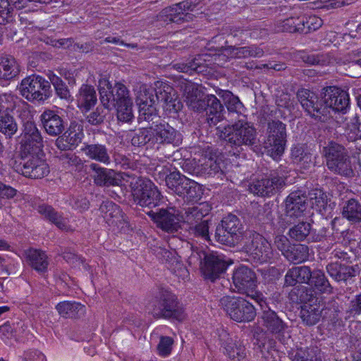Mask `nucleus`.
<instances>
[{
	"label": "nucleus",
	"mask_w": 361,
	"mask_h": 361,
	"mask_svg": "<svg viewBox=\"0 0 361 361\" xmlns=\"http://www.w3.org/2000/svg\"><path fill=\"white\" fill-rule=\"evenodd\" d=\"M219 306L228 317L236 322H250L256 317L254 305L243 297L224 295L219 299Z\"/></svg>",
	"instance_id": "obj_2"
},
{
	"label": "nucleus",
	"mask_w": 361,
	"mask_h": 361,
	"mask_svg": "<svg viewBox=\"0 0 361 361\" xmlns=\"http://www.w3.org/2000/svg\"><path fill=\"white\" fill-rule=\"evenodd\" d=\"M309 255V247L305 245L298 244L291 245L284 257L293 264H299L306 261Z\"/></svg>",
	"instance_id": "obj_40"
},
{
	"label": "nucleus",
	"mask_w": 361,
	"mask_h": 361,
	"mask_svg": "<svg viewBox=\"0 0 361 361\" xmlns=\"http://www.w3.org/2000/svg\"><path fill=\"white\" fill-rule=\"evenodd\" d=\"M229 58H247L249 57V53L247 47H238L235 46H230L224 47L221 50V54L214 56V61L215 63L219 65L221 57Z\"/></svg>",
	"instance_id": "obj_44"
},
{
	"label": "nucleus",
	"mask_w": 361,
	"mask_h": 361,
	"mask_svg": "<svg viewBox=\"0 0 361 361\" xmlns=\"http://www.w3.org/2000/svg\"><path fill=\"white\" fill-rule=\"evenodd\" d=\"M215 238L219 243L229 246L234 245L240 240L239 238L233 235L232 232L226 231V228L220 224L216 228Z\"/></svg>",
	"instance_id": "obj_54"
},
{
	"label": "nucleus",
	"mask_w": 361,
	"mask_h": 361,
	"mask_svg": "<svg viewBox=\"0 0 361 361\" xmlns=\"http://www.w3.org/2000/svg\"><path fill=\"white\" fill-rule=\"evenodd\" d=\"M152 314L157 318H173L178 321H182L185 317L184 310L178 303L176 296L167 290L161 291Z\"/></svg>",
	"instance_id": "obj_10"
},
{
	"label": "nucleus",
	"mask_w": 361,
	"mask_h": 361,
	"mask_svg": "<svg viewBox=\"0 0 361 361\" xmlns=\"http://www.w3.org/2000/svg\"><path fill=\"white\" fill-rule=\"evenodd\" d=\"M323 310V305L306 303L301 307L300 316L303 324L313 326L319 322Z\"/></svg>",
	"instance_id": "obj_28"
},
{
	"label": "nucleus",
	"mask_w": 361,
	"mask_h": 361,
	"mask_svg": "<svg viewBox=\"0 0 361 361\" xmlns=\"http://www.w3.org/2000/svg\"><path fill=\"white\" fill-rule=\"evenodd\" d=\"M217 130L220 137L238 153L243 151L245 147H251L256 143L257 130L246 119H240L222 129L218 127Z\"/></svg>",
	"instance_id": "obj_1"
},
{
	"label": "nucleus",
	"mask_w": 361,
	"mask_h": 361,
	"mask_svg": "<svg viewBox=\"0 0 361 361\" xmlns=\"http://www.w3.org/2000/svg\"><path fill=\"white\" fill-rule=\"evenodd\" d=\"M326 271L334 280L341 281L354 276L355 270L352 267L335 262L326 266Z\"/></svg>",
	"instance_id": "obj_37"
},
{
	"label": "nucleus",
	"mask_w": 361,
	"mask_h": 361,
	"mask_svg": "<svg viewBox=\"0 0 361 361\" xmlns=\"http://www.w3.org/2000/svg\"><path fill=\"white\" fill-rule=\"evenodd\" d=\"M84 154L90 159L105 165L111 162L110 155L107 147L102 144H87L82 149Z\"/></svg>",
	"instance_id": "obj_29"
},
{
	"label": "nucleus",
	"mask_w": 361,
	"mask_h": 361,
	"mask_svg": "<svg viewBox=\"0 0 361 361\" xmlns=\"http://www.w3.org/2000/svg\"><path fill=\"white\" fill-rule=\"evenodd\" d=\"M244 249L261 263L269 261L274 255L270 243L263 235L253 231L247 233Z\"/></svg>",
	"instance_id": "obj_12"
},
{
	"label": "nucleus",
	"mask_w": 361,
	"mask_h": 361,
	"mask_svg": "<svg viewBox=\"0 0 361 361\" xmlns=\"http://www.w3.org/2000/svg\"><path fill=\"white\" fill-rule=\"evenodd\" d=\"M37 212L44 216L45 219L55 224L59 229L68 231L69 226L66 218L56 212L51 206L45 204H40L37 208Z\"/></svg>",
	"instance_id": "obj_31"
},
{
	"label": "nucleus",
	"mask_w": 361,
	"mask_h": 361,
	"mask_svg": "<svg viewBox=\"0 0 361 361\" xmlns=\"http://www.w3.org/2000/svg\"><path fill=\"white\" fill-rule=\"evenodd\" d=\"M310 285L313 286L314 288L323 293H331L332 287L324 273L319 269L314 270L312 274Z\"/></svg>",
	"instance_id": "obj_43"
},
{
	"label": "nucleus",
	"mask_w": 361,
	"mask_h": 361,
	"mask_svg": "<svg viewBox=\"0 0 361 361\" xmlns=\"http://www.w3.org/2000/svg\"><path fill=\"white\" fill-rule=\"evenodd\" d=\"M149 99L148 101V99H143L140 98V102H139L140 115L142 116L145 121H151L157 114L155 107L157 101L154 96H149Z\"/></svg>",
	"instance_id": "obj_45"
},
{
	"label": "nucleus",
	"mask_w": 361,
	"mask_h": 361,
	"mask_svg": "<svg viewBox=\"0 0 361 361\" xmlns=\"http://www.w3.org/2000/svg\"><path fill=\"white\" fill-rule=\"evenodd\" d=\"M343 216L353 223L361 221V204L355 199L348 200L343 207Z\"/></svg>",
	"instance_id": "obj_42"
},
{
	"label": "nucleus",
	"mask_w": 361,
	"mask_h": 361,
	"mask_svg": "<svg viewBox=\"0 0 361 361\" xmlns=\"http://www.w3.org/2000/svg\"><path fill=\"white\" fill-rule=\"evenodd\" d=\"M21 145L28 153L39 150L43 147L42 137L35 123L27 121L24 123Z\"/></svg>",
	"instance_id": "obj_22"
},
{
	"label": "nucleus",
	"mask_w": 361,
	"mask_h": 361,
	"mask_svg": "<svg viewBox=\"0 0 361 361\" xmlns=\"http://www.w3.org/2000/svg\"><path fill=\"white\" fill-rule=\"evenodd\" d=\"M286 179L287 176L281 170L271 171L265 178L253 182L250 185V190L259 196H271L284 188Z\"/></svg>",
	"instance_id": "obj_11"
},
{
	"label": "nucleus",
	"mask_w": 361,
	"mask_h": 361,
	"mask_svg": "<svg viewBox=\"0 0 361 361\" xmlns=\"http://www.w3.org/2000/svg\"><path fill=\"white\" fill-rule=\"evenodd\" d=\"M0 336L5 342L14 340L18 341L20 336L18 334L17 329L12 326L9 323H5L0 326Z\"/></svg>",
	"instance_id": "obj_56"
},
{
	"label": "nucleus",
	"mask_w": 361,
	"mask_h": 361,
	"mask_svg": "<svg viewBox=\"0 0 361 361\" xmlns=\"http://www.w3.org/2000/svg\"><path fill=\"white\" fill-rule=\"evenodd\" d=\"M326 166L335 174L350 178L354 176V170L348 151L341 145L330 142L323 148Z\"/></svg>",
	"instance_id": "obj_3"
},
{
	"label": "nucleus",
	"mask_w": 361,
	"mask_h": 361,
	"mask_svg": "<svg viewBox=\"0 0 361 361\" xmlns=\"http://www.w3.org/2000/svg\"><path fill=\"white\" fill-rule=\"evenodd\" d=\"M11 11L9 0H0V25H5L12 20Z\"/></svg>",
	"instance_id": "obj_61"
},
{
	"label": "nucleus",
	"mask_w": 361,
	"mask_h": 361,
	"mask_svg": "<svg viewBox=\"0 0 361 361\" xmlns=\"http://www.w3.org/2000/svg\"><path fill=\"white\" fill-rule=\"evenodd\" d=\"M220 225L224 226L226 231L232 232L233 235L240 239L243 228L239 219L236 216L228 214L221 220Z\"/></svg>",
	"instance_id": "obj_51"
},
{
	"label": "nucleus",
	"mask_w": 361,
	"mask_h": 361,
	"mask_svg": "<svg viewBox=\"0 0 361 361\" xmlns=\"http://www.w3.org/2000/svg\"><path fill=\"white\" fill-rule=\"evenodd\" d=\"M154 147L160 149L166 146L178 147L183 142L181 133L168 123H160L153 128Z\"/></svg>",
	"instance_id": "obj_15"
},
{
	"label": "nucleus",
	"mask_w": 361,
	"mask_h": 361,
	"mask_svg": "<svg viewBox=\"0 0 361 361\" xmlns=\"http://www.w3.org/2000/svg\"><path fill=\"white\" fill-rule=\"evenodd\" d=\"M312 226L310 223L302 221L290 228V238L296 241H302L310 235Z\"/></svg>",
	"instance_id": "obj_48"
},
{
	"label": "nucleus",
	"mask_w": 361,
	"mask_h": 361,
	"mask_svg": "<svg viewBox=\"0 0 361 361\" xmlns=\"http://www.w3.org/2000/svg\"><path fill=\"white\" fill-rule=\"evenodd\" d=\"M224 106L220 101L214 94L207 95V122L210 126H215L223 118L222 111Z\"/></svg>",
	"instance_id": "obj_32"
},
{
	"label": "nucleus",
	"mask_w": 361,
	"mask_h": 361,
	"mask_svg": "<svg viewBox=\"0 0 361 361\" xmlns=\"http://www.w3.org/2000/svg\"><path fill=\"white\" fill-rule=\"evenodd\" d=\"M20 72L16 60L11 56L0 57V81H8L16 78Z\"/></svg>",
	"instance_id": "obj_30"
},
{
	"label": "nucleus",
	"mask_w": 361,
	"mask_h": 361,
	"mask_svg": "<svg viewBox=\"0 0 361 361\" xmlns=\"http://www.w3.org/2000/svg\"><path fill=\"white\" fill-rule=\"evenodd\" d=\"M77 105L82 113H87L97 103V94L94 88L88 85H82L77 94Z\"/></svg>",
	"instance_id": "obj_26"
},
{
	"label": "nucleus",
	"mask_w": 361,
	"mask_h": 361,
	"mask_svg": "<svg viewBox=\"0 0 361 361\" xmlns=\"http://www.w3.org/2000/svg\"><path fill=\"white\" fill-rule=\"evenodd\" d=\"M323 20L317 16H304L300 17V33H309L322 27Z\"/></svg>",
	"instance_id": "obj_46"
},
{
	"label": "nucleus",
	"mask_w": 361,
	"mask_h": 361,
	"mask_svg": "<svg viewBox=\"0 0 361 361\" xmlns=\"http://www.w3.org/2000/svg\"><path fill=\"white\" fill-rule=\"evenodd\" d=\"M292 156L295 161L300 163L303 168L309 169L314 165L315 157L310 152L304 150L302 148H295L292 150Z\"/></svg>",
	"instance_id": "obj_52"
},
{
	"label": "nucleus",
	"mask_w": 361,
	"mask_h": 361,
	"mask_svg": "<svg viewBox=\"0 0 361 361\" xmlns=\"http://www.w3.org/2000/svg\"><path fill=\"white\" fill-rule=\"evenodd\" d=\"M232 279L235 292L245 294L263 307L265 300L262 294L257 292L253 293L254 289L257 287V276L251 269L245 266L238 267L233 271Z\"/></svg>",
	"instance_id": "obj_5"
},
{
	"label": "nucleus",
	"mask_w": 361,
	"mask_h": 361,
	"mask_svg": "<svg viewBox=\"0 0 361 361\" xmlns=\"http://www.w3.org/2000/svg\"><path fill=\"white\" fill-rule=\"evenodd\" d=\"M19 90L23 97L28 101H44L51 93L49 81L42 76L32 75L21 81Z\"/></svg>",
	"instance_id": "obj_8"
},
{
	"label": "nucleus",
	"mask_w": 361,
	"mask_h": 361,
	"mask_svg": "<svg viewBox=\"0 0 361 361\" xmlns=\"http://www.w3.org/2000/svg\"><path fill=\"white\" fill-rule=\"evenodd\" d=\"M263 307L261 308L263 310L261 319L262 321V325L267 329L268 331L271 333H281L282 332L286 325L282 319L276 314V313L270 310L267 306V302L263 304Z\"/></svg>",
	"instance_id": "obj_27"
},
{
	"label": "nucleus",
	"mask_w": 361,
	"mask_h": 361,
	"mask_svg": "<svg viewBox=\"0 0 361 361\" xmlns=\"http://www.w3.org/2000/svg\"><path fill=\"white\" fill-rule=\"evenodd\" d=\"M133 196L137 204L152 209L160 204L163 197L149 179L137 178L133 186Z\"/></svg>",
	"instance_id": "obj_7"
},
{
	"label": "nucleus",
	"mask_w": 361,
	"mask_h": 361,
	"mask_svg": "<svg viewBox=\"0 0 361 361\" xmlns=\"http://www.w3.org/2000/svg\"><path fill=\"white\" fill-rule=\"evenodd\" d=\"M207 60L202 59V56L194 58L191 61L185 63H176L173 65V68L179 72L192 74L194 72L202 73L204 68L208 66L206 63Z\"/></svg>",
	"instance_id": "obj_38"
},
{
	"label": "nucleus",
	"mask_w": 361,
	"mask_h": 361,
	"mask_svg": "<svg viewBox=\"0 0 361 361\" xmlns=\"http://www.w3.org/2000/svg\"><path fill=\"white\" fill-rule=\"evenodd\" d=\"M219 338L221 346L226 350L228 356L231 359L240 360L245 357V349L240 343H237L224 329L219 332Z\"/></svg>",
	"instance_id": "obj_23"
},
{
	"label": "nucleus",
	"mask_w": 361,
	"mask_h": 361,
	"mask_svg": "<svg viewBox=\"0 0 361 361\" xmlns=\"http://www.w3.org/2000/svg\"><path fill=\"white\" fill-rule=\"evenodd\" d=\"M322 99L326 106L328 114L329 109L338 112L345 113L350 106L348 94L335 86H329L323 89Z\"/></svg>",
	"instance_id": "obj_16"
},
{
	"label": "nucleus",
	"mask_w": 361,
	"mask_h": 361,
	"mask_svg": "<svg viewBox=\"0 0 361 361\" xmlns=\"http://www.w3.org/2000/svg\"><path fill=\"white\" fill-rule=\"evenodd\" d=\"M99 211L109 224H114L122 218V211L120 207L111 201H105L102 203Z\"/></svg>",
	"instance_id": "obj_36"
},
{
	"label": "nucleus",
	"mask_w": 361,
	"mask_h": 361,
	"mask_svg": "<svg viewBox=\"0 0 361 361\" xmlns=\"http://www.w3.org/2000/svg\"><path fill=\"white\" fill-rule=\"evenodd\" d=\"M18 130V125L13 117L8 113L0 111V132L11 136L14 135Z\"/></svg>",
	"instance_id": "obj_49"
},
{
	"label": "nucleus",
	"mask_w": 361,
	"mask_h": 361,
	"mask_svg": "<svg viewBox=\"0 0 361 361\" xmlns=\"http://www.w3.org/2000/svg\"><path fill=\"white\" fill-rule=\"evenodd\" d=\"M267 136L263 142L266 152L274 159H279L283 153L286 142V125L280 121L268 123Z\"/></svg>",
	"instance_id": "obj_6"
},
{
	"label": "nucleus",
	"mask_w": 361,
	"mask_h": 361,
	"mask_svg": "<svg viewBox=\"0 0 361 361\" xmlns=\"http://www.w3.org/2000/svg\"><path fill=\"white\" fill-rule=\"evenodd\" d=\"M26 262L38 273L43 274L47 271L49 259L45 252L30 248L24 251Z\"/></svg>",
	"instance_id": "obj_24"
},
{
	"label": "nucleus",
	"mask_w": 361,
	"mask_h": 361,
	"mask_svg": "<svg viewBox=\"0 0 361 361\" xmlns=\"http://www.w3.org/2000/svg\"><path fill=\"white\" fill-rule=\"evenodd\" d=\"M209 221L205 219L197 224L190 225L188 228L189 234L195 238L209 240Z\"/></svg>",
	"instance_id": "obj_50"
},
{
	"label": "nucleus",
	"mask_w": 361,
	"mask_h": 361,
	"mask_svg": "<svg viewBox=\"0 0 361 361\" xmlns=\"http://www.w3.org/2000/svg\"><path fill=\"white\" fill-rule=\"evenodd\" d=\"M162 231L173 233L180 228V213L175 207L159 209L157 212H146Z\"/></svg>",
	"instance_id": "obj_14"
},
{
	"label": "nucleus",
	"mask_w": 361,
	"mask_h": 361,
	"mask_svg": "<svg viewBox=\"0 0 361 361\" xmlns=\"http://www.w3.org/2000/svg\"><path fill=\"white\" fill-rule=\"evenodd\" d=\"M153 128H142L136 130L132 137L131 143L135 147L146 145L154 147Z\"/></svg>",
	"instance_id": "obj_41"
},
{
	"label": "nucleus",
	"mask_w": 361,
	"mask_h": 361,
	"mask_svg": "<svg viewBox=\"0 0 361 361\" xmlns=\"http://www.w3.org/2000/svg\"><path fill=\"white\" fill-rule=\"evenodd\" d=\"M200 161L198 167L200 171L208 176H214L221 172L224 166L222 159L218 157H204Z\"/></svg>",
	"instance_id": "obj_39"
},
{
	"label": "nucleus",
	"mask_w": 361,
	"mask_h": 361,
	"mask_svg": "<svg viewBox=\"0 0 361 361\" xmlns=\"http://www.w3.org/2000/svg\"><path fill=\"white\" fill-rule=\"evenodd\" d=\"M347 137L350 141H355L358 138L361 140V124L356 117L348 123Z\"/></svg>",
	"instance_id": "obj_60"
},
{
	"label": "nucleus",
	"mask_w": 361,
	"mask_h": 361,
	"mask_svg": "<svg viewBox=\"0 0 361 361\" xmlns=\"http://www.w3.org/2000/svg\"><path fill=\"white\" fill-rule=\"evenodd\" d=\"M173 341L171 337L162 336L157 345V350L160 355L165 357L169 355L172 349Z\"/></svg>",
	"instance_id": "obj_64"
},
{
	"label": "nucleus",
	"mask_w": 361,
	"mask_h": 361,
	"mask_svg": "<svg viewBox=\"0 0 361 361\" xmlns=\"http://www.w3.org/2000/svg\"><path fill=\"white\" fill-rule=\"evenodd\" d=\"M307 197L300 191L290 193L285 200L284 213L278 218L276 227L283 232L296 219L302 216L307 208Z\"/></svg>",
	"instance_id": "obj_4"
},
{
	"label": "nucleus",
	"mask_w": 361,
	"mask_h": 361,
	"mask_svg": "<svg viewBox=\"0 0 361 361\" xmlns=\"http://www.w3.org/2000/svg\"><path fill=\"white\" fill-rule=\"evenodd\" d=\"M90 168L94 172V183L99 186H118L122 184L123 174L114 170L101 167L92 163Z\"/></svg>",
	"instance_id": "obj_20"
},
{
	"label": "nucleus",
	"mask_w": 361,
	"mask_h": 361,
	"mask_svg": "<svg viewBox=\"0 0 361 361\" xmlns=\"http://www.w3.org/2000/svg\"><path fill=\"white\" fill-rule=\"evenodd\" d=\"M185 102L188 107L197 113L203 112L207 109V96L204 97L203 92L198 85L192 82H186L182 86Z\"/></svg>",
	"instance_id": "obj_19"
},
{
	"label": "nucleus",
	"mask_w": 361,
	"mask_h": 361,
	"mask_svg": "<svg viewBox=\"0 0 361 361\" xmlns=\"http://www.w3.org/2000/svg\"><path fill=\"white\" fill-rule=\"evenodd\" d=\"M202 273L207 279L214 281L225 272L228 264L219 255L214 253L204 254Z\"/></svg>",
	"instance_id": "obj_21"
},
{
	"label": "nucleus",
	"mask_w": 361,
	"mask_h": 361,
	"mask_svg": "<svg viewBox=\"0 0 361 361\" xmlns=\"http://www.w3.org/2000/svg\"><path fill=\"white\" fill-rule=\"evenodd\" d=\"M314 355L313 348H297L293 350L290 353V357L292 361H310Z\"/></svg>",
	"instance_id": "obj_57"
},
{
	"label": "nucleus",
	"mask_w": 361,
	"mask_h": 361,
	"mask_svg": "<svg viewBox=\"0 0 361 361\" xmlns=\"http://www.w3.org/2000/svg\"><path fill=\"white\" fill-rule=\"evenodd\" d=\"M71 148L81 142L84 136L82 128L76 123H71L70 128L63 134Z\"/></svg>",
	"instance_id": "obj_47"
},
{
	"label": "nucleus",
	"mask_w": 361,
	"mask_h": 361,
	"mask_svg": "<svg viewBox=\"0 0 361 361\" xmlns=\"http://www.w3.org/2000/svg\"><path fill=\"white\" fill-rule=\"evenodd\" d=\"M300 17H290L281 23V30L288 32H299L300 27Z\"/></svg>",
	"instance_id": "obj_59"
},
{
	"label": "nucleus",
	"mask_w": 361,
	"mask_h": 361,
	"mask_svg": "<svg viewBox=\"0 0 361 361\" xmlns=\"http://www.w3.org/2000/svg\"><path fill=\"white\" fill-rule=\"evenodd\" d=\"M41 121L46 132L50 135H59L64 130L63 119L54 111H44L41 115Z\"/></svg>",
	"instance_id": "obj_25"
},
{
	"label": "nucleus",
	"mask_w": 361,
	"mask_h": 361,
	"mask_svg": "<svg viewBox=\"0 0 361 361\" xmlns=\"http://www.w3.org/2000/svg\"><path fill=\"white\" fill-rule=\"evenodd\" d=\"M29 154V155L22 157L20 166L23 175L31 178V174L37 167V162H39L41 159L37 156Z\"/></svg>",
	"instance_id": "obj_53"
},
{
	"label": "nucleus",
	"mask_w": 361,
	"mask_h": 361,
	"mask_svg": "<svg viewBox=\"0 0 361 361\" xmlns=\"http://www.w3.org/2000/svg\"><path fill=\"white\" fill-rule=\"evenodd\" d=\"M224 97L226 99V106L228 111L240 113L243 109V104L238 97L234 96L231 92L226 91Z\"/></svg>",
	"instance_id": "obj_58"
},
{
	"label": "nucleus",
	"mask_w": 361,
	"mask_h": 361,
	"mask_svg": "<svg viewBox=\"0 0 361 361\" xmlns=\"http://www.w3.org/2000/svg\"><path fill=\"white\" fill-rule=\"evenodd\" d=\"M114 107L116 109L117 118L119 121L130 123L133 120V101L124 102Z\"/></svg>",
	"instance_id": "obj_55"
},
{
	"label": "nucleus",
	"mask_w": 361,
	"mask_h": 361,
	"mask_svg": "<svg viewBox=\"0 0 361 361\" xmlns=\"http://www.w3.org/2000/svg\"><path fill=\"white\" fill-rule=\"evenodd\" d=\"M87 121L91 125L97 126L102 123L105 118V114L102 107L98 106L94 111L86 116Z\"/></svg>",
	"instance_id": "obj_63"
},
{
	"label": "nucleus",
	"mask_w": 361,
	"mask_h": 361,
	"mask_svg": "<svg viewBox=\"0 0 361 361\" xmlns=\"http://www.w3.org/2000/svg\"><path fill=\"white\" fill-rule=\"evenodd\" d=\"M314 195V197H311L312 206L319 212L325 210L328 203L326 195L320 190H317Z\"/></svg>",
	"instance_id": "obj_62"
},
{
	"label": "nucleus",
	"mask_w": 361,
	"mask_h": 361,
	"mask_svg": "<svg viewBox=\"0 0 361 361\" xmlns=\"http://www.w3.org/2000/svg\"><path fill=\"white\" fill-rule=\"evenodd\" d=\"M59 314L65 318L75 319L85 314V307L75 301H63L56 307Z\"/></svg>",
	"instance_id": "obj_33"
},
{
	"label": "nucleus",
	"mask_w": 361,
	"mask_h": 361,
	"mask_svg": "<svg viewBox=\"0 0 361 361\" xmlns=\"http://www.w3.org/2000/svg\"><path fill=\"white\" fill-rule=\"evenodd\" d=\"M154 88V99L163 103V108L169 113H178L183 107L173 88L163 82H157Z\"/></svg>",
	"instance_id": "obj_18"
},
{
	"label": "nucleus",
	"mask_w": 361,
	"mask_h": 361,
	"mask_svg": "<svg viewBox=\"0 0 361 361\" xmlns=\"http://www.w3.org/2000/svg\"><path fill=\"white\" fill-rule=\"evenodd\" d=\"M23 110L24 114H29L27 110V104L11 94H4L0 96V111L8 113L16 110L18 112Z\"/></svg>",
	"instance_id": "obj_35"
},
{
	"label": "nucleus",
	"mask_w": 361,
	"mask_h": 361,
	"mask_svg": "<svg viewBox=\"0 0 361 361\" xmlns=\"http://www.w3.org/2000/svg\"><path fill=\"white\" fill-rule=\"evenodd\" d=\"M197 4V2H193L191 0H186L166 7L157 16L158 20H161L166 23H180L185 21H190L192 19L193 15L189 13V11H192Z\"/></svg>",
	"instance_id": "obj_13"
},
{
	"label": "nucleus",
	"mask_w": 361,
	"mask_h": 361,
	"mask_svg": "<svg viewBox=\"0 0 361 361\" xmlns=\"http://www.w3.org/2000/svg\"><path fill=\"white\" fill-rule=\"evenodd\" d=\"M99 92L100 101L106 109H111L113 106L132 101L129 91L124 85L116 83L112 87L109 81L105 78L99 81Z\"/></svg>",
	"instance_id": "obj_9"
},
{
	"label": "nucleus",
	"mask_w": 361,
	"mask_h": 361,
	"mask_svg": "<svg viewBox=\"0 0 361 361\" xmlns=\"http://www.w3.org/2000/svg\"><path fill=\"white\" fill-rule=\"evenodd\" d=\"M209 209L208 204L201 203L198 206L189 207L185 209L182 219L189 226L205 220V216L208 214Z\"/></svg>",
	"instance_id": "obj_34"
},
{
	"label": "nucleus",
	"mask_w": 361,
	"mask_h": 361,
	"mask_svg": "<svg viewBox=\"0 0 361 361\" xmlns=\"http://www.w3.org/2000/svg\"><path fill=\"white\" fill-rule=\"evenodd\" d=\"M297 98L303 109L312 117L320 120L322 116L328 114L324 102L319 101L316 94L309 90H299L297 92Z\"/></svg>",
	"instance_id": "obj_17"
}]
</instances>
